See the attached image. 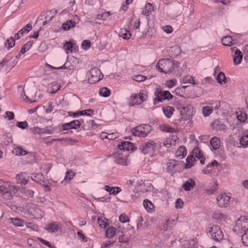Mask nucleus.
<instances>
[{
  "instance_id": "nucleus-23",
  "label": "nucleus",
  "mask_w": 248,
  "mask_h": 248,
  "mask_svg": "<svg viewBox=\"0 0 248 248\" xmlns=\"http://www.w3.org/2000/svg\"><path fill=\"white\" fill-rule=\"evenodd\" d=\"M105 189L108 192L110 195H116L121 191V189L119 187H111L108 185L105 186Z\"/></svg>"
},
{
  "instance_id": "nucleus-53",
  "label": "nucleus",
  "mask_w": 248,
  "mask_h": 248,
  "mask_svg": "<svg viewBox=\"0 0 248 248\" xmlns=\"http://www.w3.org/2000/svg\"><path fill=\"white\" fill-rule=\"evenodd\" d=\"M147 97V95L145 91L142 90L140 92V93L138 94V98L142 101V102L145 101Z\"/></svg>"
},
{
  "instance_id": "nucleus-32",
  "label": "nucleus",
  "mask_w": 248,
  "mask_h": 248,
  "mask_svg": "<svg viewBox=\"0 0 248 248\" xmlns=\"http://www.w3.org/2000/svg\"><path fill=\"white\" fill-rule=\"evenodd\" d=\"M236 115L237 120L241 123L245 122L247 119V115L245 112L242 111H237Z\"/></svg>"
},
{
  "instance_id": "nucleus-62",
  "label": "nucleus",
  "mask_w": 248,
  "mask_h": 248,
  "mask_svg": "<svg viewBox=\"0 0 248 248\" xmlns=\"http://www.w3.org/2000/svg\"><path fill=\"white\" fill-rule=\"evenodd\" d=\"M28 125V124L26 121L17 123V126L22 129H25Z\"/></svg>"
},
{
  "instance_id": "nucleus-27",
  "label": "nucleus",
  "mask_w": 248,
  "mask_h": 248,
  "mask_svg": "<svg viewBox=\"0 0 248 248\" xmlns=\"http://www.w3.org/2000/svg\"><path fill=\"white\" fill-rule=\"evenodd\" d=\"M210 144L213 150H216L220 147V140L217 137H214L210 140Z\"/></svg>"
},
{
  "instance_id": "nucleus-19",
  "label": "nucleus",
  "mask_w": 248,
  "mask_h": 248,
  "mask_svg": "<svg viewBox=\"0 0 248 248\" xmlns=\"http://www.w3.org/2000/svg\"><path fill=\"white\" fill-rule=\"evenodd\" d=\"M31 179L39 185H43V183H45L44 177L41 173L33 174L31 177Z\"/></svg>"
},
{
  "instance_id": "nucleus-9",
  "label": "nucleus",
  "mask_w": 248,
  "mask_h": 248,
  "mask_svg": "<svg viewBox=\"0 0 248 248\" xmlns=\"http://www.w3.org/2000/svg\"><path fill=\"white\" fill-rule=\"evenodd\" d=\"M155 147V143L153 140H149L143 143L140 144L139 150H140L143 154L146 155L152 153Z\"/></svg>"
},
{
  "instance_id": "nucleus-14",
  "label": "nucleus",
  "mask_w": 248,
  "mask_h": 248,
  "mask_svg": "<svg viewBox=\"0 0 248 248\" xmlns=\"http://www.w3.org/2000/svg\"><path fill=\"white\" fill-rule=\"evenodd\" d=\"M17 183L21 185H26L29 181L30 176L26 172H21L16 175Z\"/></svg>"
},
{
  "instance_id": "nucleus-22",
  "label": "nucleus",
  "mask_w": 248,
  "mask_h": 248,
  "mask_svg": "<svg viewBox=\"0 0 248 248\" xmlns=\"http://www.w3.org/2000/svg\"><path fill=\"white\" fill-rule=\"evenodd\" d=\"M243 58L242 52L238 49L235 50L234 55H233V62L234 64L237 65L241 63Z\"/></svg>"
},
{
  "instance_id": "nucleus-2",
  "label": "nucleus",
  "mask_w": 248,
  "mask_h": 248,
  "mask_svg": "<svg viewBox=\"0 0 248 248\" xmlns=\"http://www.w3.org/2000/svg\"><path fill=\"white\" fill-rule=\"evenodd\" d=\"M155 98L154 99V104L155 105L159 102H162L165 100H171L173 95L168 91H163L161 89H157L155 93Z\"/></svg>"
},
{
  "instance_id": "nucleus-17",
  "label": "nucleus",
  "mask_w": 248,
  "mask_h": 248,
  "mask_svg": "<svg viewBox=\"0 0 248 248\" xmlns=\"http://www.w3.org/2000/svg\"><path fill=\"white\" fill-rule=\"evenodd\" d=\"M8 222L12 224L15 227H22L25 221L18 217H10L8 219Z\"/></svg>"
},
{
  "instance_id": "nucleus-5",
  "label": "nucleus",
  "mask_w": 248,
  "mask_h": 248,
  "mask_svg": "<svg viewBox=\"0 0 248 248\" xmlns=\"http://www.w3.org/2000/svg\"><path fill=\"white\" fill-rule=\"evenodd\" d=\"M208 233L210 234L211 238L216 242L222 240L224 234L220 227L217 225H213L209 228Z\"/></svg>"
},
{
  "instance_id": "nucleus-45",
  "label": "nucleus",
  "mask_w": 248,
  "mask_h": 248,
  "mask_svg": "<svg viewBox=\"0 0 248 248\" xmlns=\"http://www.w3.org/2000/svg\"><path fill=\"white\" fill-rule=\"evenodd\" d=\"M15 45V41L12 37H10L9 39H8L5 43V47H7L8 49H9L10 48L13 47Z\"/></svg>"
},
{
  "instance_id": "nucleus-54",
  "label": "nucleus",
  "mask_w": 248,
  "mask_h": 248,
  "mask_svg": "<svg viewBox=\"0 0 248 248\" xmlns=\"http://www.w3.org/2000/svg\"><path fill=\"white\" fill-rule=\"evenodd\" d=\"M183 81L184 83H191L192 84H195L193 78L189 76L185 77L183 78Z\"/></svg>"
},
{
  "instance_id": "nucleus-43",
  "label": "nucleus",
  "mask_w": 248,
  "mask_h": 248,
  "mask_svg": "<svg viewBox=\"0 0 248 248\" xmlns=\"http://www.w3.org/2000/svg\"><path fill=\"white\" fill-rule=\"evenodd\" d=\"M213 112V108L209 106L203 107L202 112L204 117L209 116Z\"/></svg>"
},
{
  "instance_id": "nucleus-31",
  "label": "nucleus",
  "mask_w": 248,
  "mask_h": 248,
  "mask_svg": "<svg viewBox=\"0 0 248 248\" xmlns=\"http://www.w3.org/2000/svg\"><path fill=\"white\" fill-rule=\"evenodd\" d=\"M154 11V7L151 3H147L144 7V10L143 11V14L145 16H148L151 14L152 11Z\"/></svg>"
},
{
  "instance_id": "nucleus-6",
  "label": "nucleus",
  "mask_w": 248,
  "mask_h": 248,
  "mask_svg": "<svg viewBox=\"0 0 248 248\" xmlns=\"http://www.w3.org/2000/svg\"><path fill=\"white\" fill-rule=\"evenodd\" d=\"M26 207L28 209V213L31 215L34 218H42L44 215V212L37 205L33 203H30L28 204Z\"/></svg>"
},
{
  "instance_id": "nucleus-59",
  "label": "nucleus",
  "mask_w": 248,
  "mask_h": 248,
  "mask_svg": "<svg viewBox=\"0 0 248 248\" xmlns=\"http://www.w3.org/2000/svg\"><path fill=\"white\" fill-rule=\"evenodd\" d=\"M133 79L138 82H141L146 79V77L141 75H138L135 76L133 78Z\"/></svg>"
},
{
  "instance_id": "nucleus-38",
  "label": "nucleus",
  "mask_w": 248,
  "mask_h": 248,
  "mask_svg": "<svg viewBox=\"0 0 248 248\" xmlns=\"http://www.w3.org/2000/svg\"><path fill=\"white\" fill-rule=\"evenodd\" d=\"M57 13V10L55 9H52L50 11L46 12V15L45 17V19H46L47 21H48L49 22L55 16Z\"/></svg>"
},
{
  "instance_id": "nucleus-29",
  "label": "nucleus",
  "mask_w": 248,
  "mask_h": 248,
  "mask_svg": "<svg viewBox=\"0 0 248 248\" xmlns=\"http://www.w3.org/2000/svg\"><path fill=\"white\" fill-rule=\"evenodd\" d=\"M164 114L167 118H170L174 111L173 107L170 106L164 107L162 108Z\"/></svg>"
},
{
  "instance_id": "nucleus-55",
  "label": "nucleus",
  "mask_w": 248,
  "mask_h": 248,
  "mask_svg": "<svg viewBox=\"0 0 248 248\" xmlns=\"http://www.w3.org/2000/svg\"><path fill=\"white\" fill-rule=\"evenodd\" d=\"M176 80L175 79L168 80L166 81V82L165 83V85L166 87H167L169 88H171L174 87L176 85Z\"/></svg>"
},
{
  "instance_id": "nucleus-58",
  "label": "nucleus",
  "mask_w": 248,
  "mask_h": 248,
  "mask_svg": "<svg viewBox=\"0 0 248 248\" xmlns=\"http://www.w3.org/2000/svg\"><path fill=\"white\" fill-rule=\"evenodd\" d=\"M124 31L125 32L124 33L123 31L121 32V36L124 39H129L131 36V33L129 31L126 30Z\"/></svg>"
},
{
  "instance_id": "nucleus-13",
  "label": "nucleus",
  "mask_w": 248,
  "mask_h": 248,
  "mask_svg": "<svg viewBox=\"0 0 248 248\" xmlns=\"http://www.w3.org/2000/svg\"><path fill=\"white\" fill-rule=\"evenodd\" d=\"M118 147L121 151H133L134 145L130 141H122L118 145Z\"/></svg>"
},
{
  "instance_id": "nucleus-64",
  "label": "nucleus",
  "mask_w": 248,
  "mask_h": 248,
  "mask_svg": "<svg viewBox=\"0 0 248 248\" xmlns=\"http://www.w3.org/2000/svg\"><path fill=\"white\" fill-rule=\"evenodd\" d=\"M245 57L244 60L246 62H248V45H245L244 49H243Z\"/></svg>"
},
{
  "instance_id": "nucleus-18",
  "label": "nucleus",
  "mask_w": 248,
  "mask_h": 248,
  "mask_svg": "<svg viewBox=\"0 0 248 248\" xmlns=\"http://www.w3.org/2000/svg\"><path fill=\"white\" fill-rule=\"evenodd\" d=\"M211 126L215 129L218 130L220 131H225L226 126L223 124L221 123L218 120H215L211 124Z\"/></svg>"
},
{
  "instance_id": "nucleus-24",
  "label": "nucleus",
  "mask_w": 248,
  "mask_h": 248,
  "mask_svg": "<svg viewBox=\"0 0 248 248\" xmlns=\"http://www.w3.org/2000/svg\"><path fill=\"white\" fill-rule=\"evenodd\" d=\"M196 161L195 158L193 156V155H188L186 159V162L185 165V167L186 169H190L192 166H194V163Z\"/></svg>"
},
{
  "instance_id": "nucleus-41",
  "label": "nucleus",
  "mask_w": 248,
  "mask_h": 248,
  "mask_svg": "<svg viewBox=\"0 0 248 248\" xmlns=\"http://www.w3.org/2000/svg\"><path fill=\"white\" fill-rule=\"evenodd\" d=\"M239 142L243 147H247L248 146V135L241 137Z\"/></svg>"
},
{
  "instance_id": "nucleus-11",
  "label": "nucleus",
  "mask_w": 248,
  "mask_h": 248,
  "mask_svg": "<svg viewBox=\"0 0 248 248\" xmlns=\"http://www.w3.org/2000/svg\"><path fill=\"white\" fill-rule=\"evenodd\" d=\"M231 198L225 193L220 194L217 198V203L220 207H226L229 204Z\"/></svg>"
},
{
  "instance_id": "nucleus-37",
  "label": "nucleus",
  "mask_w": 248,
  "mask_h": 248,
  "mask_svg": "<svg viewBox=\"0 0 248 248\" xmlns=\"http://www.w3.org/2000/svg\"><path fill=\"white\" fill-rule=\"evenodd\" d=\"M222 43L226 46H231L232 45V39L230 36H227L222 39Z\"/></svg>"
},
{
  "instance_id": "nucleus-7",
  "label": "nucleus",
  "mask_w": 248,
  "mask_h": 248,
  "mask_svg": "<svg viewBox=\"0 0 248 248\" xmlns=\"http://www.w3.org/2000/svg\"><path fill=\"white\" fill-rule=\"evenodd\" d=\"M248 229V219L241 217L236 221L235 226L233 230L234 232L241 233L245 232Z\"/></svg>"
},
{
  "instance_id": "nucleus-33",
  "label": "nucleus",
  "mask_w": 248,
  "mask_h": 248,
  "mask_svg": "<svg viewBox=\"0 0 248 248\" xmlns=\"http://www.w3.org/2000/svg\"><path fill=\"white\" fill-rule=\"evenodd\" d=\"M76 173L71 170H70L66 172L64 179L62 183H66V181L72 180L75 176Z\"/></svg>"
},
{
  "instance_id": "nucleus-39",
  "label": "nucleus",
  "mask_w": 248,
  "mask_h": 248,
  "mask_svg": "<svg viewBox=\"0 0 248 248\" xmlns=\"http://www.w3.org/2000/svg\"><path fill=\"white\" fill-rule=\"evenodd\" d=\"M191 155H193V156L197 159L201 158V156L203 155L202 153L198 147H196L193 149L191 152Z\"/></svg>"
},
{
  "instance_id": "nucleus-51",
  "label": "nucleus",
  "mask_w": 248,
  "mask_h": 248,
  "mask_svg": "<svg viewBox=\"0 0 248 248\" xmlns=\"http://www.w3.org/2000/svg\"><path fill=\"white\" fill-rule=\"evenodd\" d=\"M110 15L109 12H104L101 14H98L96 17V19L105 20Z\"/></svg>"
},
{
  "instance_id": "nucleus-3",
  "label": "nucleus",
  "mask_w": 248,
  "mask_h": 248,
  "mask_svg": "<svg viewBox=\"0 0 248 248\" xmlns=\"http://www.w3.org/2000/svg\"><path fill=\"white\" fill-rule=\"evenodd\" d=\"M151 126L148 124L139 125L132 129L131 131L135 136L144 138L151 132Z\"/></svg>"
},
{
  "instance_id": "nucleus-4",
  "label": "nucleus",
  "mask_w": 248,
  "mask_h": 248,
  "mask_svg": "<svg viewBox=\"0 0 248 248\" xmlns=\"http://www.w3.org/2000/svg\"><path fill=\"white\" fill-rule=\"evenodd\" d=\"M89 82L93 84L99 81L103 77L100 70L96 67L92 68L87 73Z\"/></svg>"
},
{
  "instance_id": "nucleus-52",
  "label": "nucleus",
  "mask_w": 248,
  "mask_h": 248,
  "mask_svg": "<svg viewBox=\"0 0 248 248\" xmlns=\"http://www.w3.org/2000/svg\"><path fill=\"white\" fill-rule=\"evenodd\" d=\"M72 129H77L80 126V121L79 120H73L69 122Z\"/></svg>"
},
{
  "instance_id": "nucleus-15",
  "label": "nucleus",
  "mask_w": 248,
  "mask_h": 248,
  "mask_svg": "<svg viewBox=\"0 0 248 248\" xmlns=\"http://www.w3.org/2000/svg\"><path fill=\"white\" fill-rule=\"evenodd\" d=\"M212 167H216L217 169V172L219 171V167H220L218 163L215 160H214L212 162L209 163L207 166L206 168L202 170V173L203 174H212L213 173L212 172L211 170H209V169Z\"/></svg>"
},
{
  "instance_id": "nucleus-20",
  "label": "nucleus",
  "mask_w": 248,
  "mask_h": 248,
  "mask_svg": "<svg viewBox=\"0 0 248 248\" xmlns=\"http://www.w3.org/2000/svg\"><path fill=\"white\" fill-rule=\"evenodd\" d=\"M187 154L186 149L183 146H180L175 153V156L180 159L184 158Z\"/></svg>"
},
{
  "instance_id": "nucleus-44",
  "label": "nucleus",
  "mask_w": 248,
  "mask_h": 248,
  "mask_svg": "<svg viewBox=\"0 0 248 248\" xmlns=\"http://www.w3.org/2000/svg\"><path fill=\"white\" fill-rule=\"evenodd\" d=\"M32 44L33 43L32 42H28L22 47L20 50V53H21L22 54H24L26 52L30 49L32 45Z\"/></svg>"
},
{
  "instance_id": "nucleus-35",
  "label": "nucleus",
  "mask_w": 248,
  "mask_h": 248,
  "mask_svg": "<svg viewBox=\"0 0 248 248\" xmlns=\"http://www.w3.org/2000/svg\"><path fill=\"white\" fill-rule=\"evenodd\" d=\"M143 205L144 208L148 212H151L153 211L154 207L153 204L149 200L146 199L144 200Z\"/></svg>"
},
{
  "instance_id": "nucleus-63",
  "label": "nucleus",
  "mask_w": 248,
  "mask_h": 248,
  "mask_svg": "<svg viewBox=\"0 0 248 248\" xmlns=\"http://www.w3.org/2000/svg\"><path fill=\"white\" fill-rule=\"evenodd\" d=\"M124 234L123 232H121V233L119 235L118 240L119 242L120 243H126L128 242V240L126 238H124Z\"/></svg>"
},
{
  "instance_id": "nucleus-28",
  "label": "nucleus",
  "mask_w": 248,
  "mask_h": 248,
  "mask_svg": "<svg viewBox=\"0 0 248 248\" xmlns=\"http://www.w3.org/2000/svg\"><path fill=\"white\" fill-rule=\"evenodd\" d=\"M76 23L75 21L70 20L66 21L62 24V29L64 31H67L74 27L76 26Z\"/></svg>"
},
{
  "instance_id": "nucleus-42",
  "label": "nucleus",
  "mask_w": 248,
  "mask_h": 248,
  "mask_svg": "<svg viewBox=\"0 0 248 248\" xmlns=\"http://www.w3.org/2000/svg\"><path fill=\"white\" fill-rule=\"evenodd\" d=\"M32 29L31 24L29 23L27 24L25 27L21 29L19 31V32L21 34V35H23L24 33H28Z\"/></svg>"
},
{
  "instance_id": "nucleus-26",
  "label": "nucleus",
  "mask_w": 248,
  "mask_h": 248,
  "mask_svg": "<svg viewBox=\"0 0 248 248\" xmlns=\"http://www.w3.org/2000/svg\"><path fill=\"white\" fill-rule=\"evenodd\" d=\"M217 186L218 184L217 183V181H214L213 184H211L209 188H207L205 189V191L206 193L209 194H213L215 192H216L217 190Z\"/></svg>"
},
{
  "instance_id": "nucleus-16",
  "label": "nucleus",
  "mask_w": 248,
  "mask_h": 248,
  "mask_svg": "<svg viewBox=\"0 0 248 248\" xmlns=\"http://www.w3.org/2000/svg\"><path fill=\"white\" fill-rule=\"evenodd\" d=\"M178 164V161L175 159H170L166 163L167 168L166 170L167 172L172 173L174 171L175 166Z\"/></svg>"
},
{
  "instance_id": "nucleus-34",
  "label": "nucleus",
  "mask_w": 248,
  "mask_h": 248,
  "mask_svg": "<svg viewBox=\"0 0 248 248\" xmlns=\"http://www.w3.org/2000/svg\"><path fill=\"white\" fill-rule=\"evenodd\" d=\"M116 233V229L113 226L108 227L106 231V236L107 238H111L114 236Z\"/></svg>"
},
{
  "instance_id": "nucleus-36",
  "label": "nucleus",
  "mask_w": 248,
  "mask_h": 248,
  "mask_svg": "<svg viewBox=\"0 0 248 248\" xmlns=\"http://www.w3.org/2000/svg\"><path fill=\"white\" fill-rule=\"evenodd\" d=\"M13 152L16 155H24L28 154V152L21 147H16V148H15Z\"/></svg>"
},
{
  "instance_id": "nucleus-50",
  "label": "nucleus",
  "mask_w": 248,
  "mask_h": 248,
  "mask_svg": "<svg viewBox=\"0 0 248 248\" xmlns=\"http://www.w3.org/2000/svg\"><path fill=\"white\" fill-rule=\"evenodd\" d=\"M160 130L163 132L167 133H173L175 131V129L167 125H162L160 126Z\"/></svg>"
},
{
  "instance_id": "nucleus-1",
  "label": "nucleus",
  "mask_w": 248,
  "mask_h": 248,
  "mask_svg": "<svg viewBox=\"0 0 248 248\" xmlns=\"http://www.w3.org/2000/svg\"><path fill=\"white\" fill-rule=\"evenodd\" d=\"M180 62H174L169 59L160 60L156 65V68L161 73L172 74L177 77H180L182 69L179 66Z\"/></svg>"
},
{
  "instance_id": "nucleus-21",
  "label": "nucleus",
  "mask_w": 248,
  "mask_h": 248,
  "mask_svg": "<svg viewBox=\"0 0 248 248\" xmlns=\"http://www.w3.org/2000/svg\"><path fill=\"white\" fill-rule=\"evenodd\" d=\"M195 182L194 180L189 179L187 180L183 185L182 187L186 191L190 190L195 186Z\"/></svg>"
},
{
  "instance_id": "nucleus-61",
  "label": "nucleus",
  "mask_w": 248,
  "mask_h": 248,
  "mask_svg": "<svg viewBox=\"0 0 248 248\" xmlns=\"http://www.w3.org/2000/svg\"><path fill=\"white\" fill-rule=\"evenodd\" d=\"M91 42L90 40H85L82 43V46L84 49H88L91 46Z\"/></svg>"
},
{
  "instance_id": "nucleus-46",
  "label": "nucleus",
  "mask_w": 248,
  "mask_h": 248,
  "mask_svg": "<svg viewBox=\"0 0 248 248\" xmlns=\"http://www.w3.org/2000/svg\"><path fill=\"white\" fill-rule=\"evenodd\" d=\"M217 80L220 84L226 83V76L222 72H220L218 73L217 77Z\"/></svg>"
},
{
  "instance_id": "nucleus-10",
  "label": "nucleus",
  "mask_w": 248,
  "mask_h": 248,
  "mask_svg": "<svg viewBox=\"0 0 248 248\" xmlns=\"http://www.w3.org/2000/svg\"><path fill=\"white\" fill-rule=\"evenodd\" d=\"M178 109L180 110L182 119L186 120L193 115V108L191 106L178 107Z\"/></svg>"
},
{
  "instance_id": "nucleus-47",
  "label": "nucleus",
  "mask_w": 248,
  "mask_h": 248,
  "mask_svg": "<svg viewBox=\"0 0 248 248\" xmlns=\"http://www.w3.org/2000/svg\"><path fill=\"white\" fill-rule=\"evenodd\" d=\"M99 94L103 97H108L110 94L109 90L106 87H103L100 89Z\"/></svg>"
},
{
  "instance_id": "nucleus-60",
  "label": "nucleus",
  "mask_w": 248,
  "mask_h": 248,
  "mask_svg": "<svg viewBox=\"0 0 248 248\" xmlns=\"http://www.w3.org/2000/svg\"><path fill=\"white\" fill-rule=\"evenodd\" d=\"M184 205V202L181 199H178L175 202V207L177 209H181Z\"/></svg>"
},
{
  "instance_id": "nucleus-30",
  "label": "nucleus",
  "mask_w": 248,
  "mask_h": 248,
  "mask_svg": "<svg viewBox=\"0 0 248 248\" xmlns=\"http://www.w3.org/2000/svg\"><path fill=\"white\" fill-rule=\"evenodd\" d=\"M45 229L49 232H54L58 231L59 227L57 224L53 223L47 225Z\"/></svg>"
},
{
  "instance_id": "nucleus-57",
  "label": "nucleus",
  "mask_w": 248,
  "mask_h": 248,
  "mask_svg": "<svg viewBox=\"0 0 248 248\" xmlns=\"http://www.w3.org/2000/svg\"><path fill=\"white\" fill-rule=\"evenodd\" d=\"M119 221L123 223L128 222L129 217L125 214H121L119 217Z\"/></svg>"
},
{
  "instance_id": "nucleus-25",
  "label": "nucleus",
  "mask_w": 248,
  "mask_h": 248,
  "mask_svg": "<svg viewBox=\"0 0 248 248\" xmlns=\"http://www.w3.org/2000/svg\"><path fill=\"white\" fill-rule=\"evenodd\" d=\"M130 98L131 99L129 102V105L131 106L139 105L142 103V101L140 99H139L138 94H135L132 95Z\"/></svg>"
},
{
  "instance_id": "nucleus-48",
  "label": "nucleus",
  "mask_w": 248,
  "mask_h": 248,
  "mask_svg": "<svg viewBox=\"0 0 248 248\" xmlns=\"http://www.w3.org/2000/svg\"><path fill=\"white\" fill-rule=\"evenodd\" d=\"M241 240L243 245L248 247V229L246 230L245 232L242 235Z\"/></svg>"
},
{
  "instance_id": "nucleus-8",
  "label": "nucleus",
  "mask_w": 248,
  "mask_h": 248,
  "mask_svg": "<svg viewBox=\"0 0 248 248\" xmlns=\"http://www.w3.org/2000/svg\"><path fill=\"white\" fill-rule=\"evenodd\" d=\"M17 191V189L12 186L8 185L7 186H0V192L2 194L3 198L6 200H11L13 194Z\"/></svg>"
},
{
  "instance_id": "nucleus-40",
  "label": "nucleus",
  "mask_w": 248,
  "mask_h": 248,
  "mask_svg": "<svg viewBox=\"0 0 248 248\" xmlns=\"http://www.w3.org/2000/svg\"><path fill=\"white\" fill-rule=\"evenodd\" d=\"M213 218L216 220L222 221L226 219V217L224 215L222 214L221 213L219 212H216L213 214Z\"/></svg>"
},
{
  "instance_id": "nucleus-56",
  "label": "nucleus",
  "mask_w": 248,
  "mask_h": 248,
  "mask_svg": "<svg viewBox=\"0 0 248 248\" xmlns=\"http://www.w3.org/2000/svg\"><path fill=\"white\" fill-rule=\"evenodd\" d=\"M64 48L67 53H68V51H72V48L73 47V44L70 42H66L64 45Z\"/></svg>"
},
{
  "instance_id": "nucleus-49",
  "label": "nucleus",
  "mask_w": 248,
  "mask_h": 248,
  "mask_svg": "<svg viewBox=\"0 0 248 248\" xmlns=\"http://www.w3.org/2000/svg\"><path fill=\"white\" fill-rule=\"evenodd\" d=\"M79 115L92 116L94 115V110L92 109H88L80 111Z\"/></svg>"
},
{
  "instance_id": "nucleus-12",
  "label": "nucleus",
  "mask_w": 248,
  "mask_h": 248,
  "mask_svg": "<svg viewBox=\"0 0 248 248\" xmlns=\"http://www.w3.org/2000/svg\"><path fill=\"white\" fill-rule=\"evenodd\" d=\"M115 159L114 161L117 164L121 165H127L126 155H123L122 154L116 153L113 155Z\"/></svg>"
}]
</instances>
